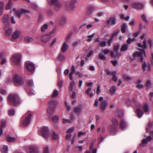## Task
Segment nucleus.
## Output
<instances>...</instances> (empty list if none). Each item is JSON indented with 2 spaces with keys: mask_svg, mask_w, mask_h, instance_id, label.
I'll list each match as a JSON object with an SVG mask.
<instances>
[{
  "mask_svg": "<svg viewBox=\"0 0 153 153\" xmlns=\"http://www.w3.org/2000/svg\"><path fill=\"white\" fill-rule=\"evenodd\" d=\"M8 99L10 105H16L20 103L19 97L16 94H10L8 96Z\"/></svg>",
  "mask_w": 153,
  "mask_h": 153,
  "instance_id": "f257e3e1",
  "label": "nucleus"
},
{
  "mask_svg": "<svg viewBox=\"0 0 153 153\" xmlns=\"http://www.w3.org/2000/svg\"><path fill=\"white\" fill-rule=\"evenodd\" d=\"M57 101L56 100H52L49 102V107L47 111L48 113L52 115L55 111L56 105L57 104Z\"/></svg>",
  "mask_w": 153,
  "mask_h": 153,
  "instance_id": "f03ea898",
  "label": "nucleus"
},
{
  "mask_svg": "<svg viewBox=\"0 0 153 153\" xmlns=\"http://www.w3.org/2000/svg\"><path fill=\"white\" fill-rule=\"evenodd\" d=\"M32 114L30 112H27L22 117L21 119L23 120L22 123L24 126H27L30 123Z\"/></svg>",
  "mask_w": 153,
  "mask_h": 153,
  "instance_id": "7ed1b4c3",
  "label": "nucleus"
},
{
  "mask_svg": "<svg viewBox=\"0 0 153 153\" xmlns=\"http://www.w3.org/2000/svg\"><path fill=\"white\" fill-rule=\"evenodd\" d=\"M13 81L16 86L21 85L24 83L22 77L17 74H15L14 76Z\"/></svg>",
  "mask_w": 153,
  "mask_h": 153,
  "instance_id": "20e7f679",
  "label": "nucleus"
},
{
  "mask_svg": "<svg viewBox=\"0 0 153 153\" xmlns=\"http://www.w3.org/2000/svg\"><path fill=\"white\" fill-rule=\"evenodd\" d=\"M13 10L14 11V15L18 17L19 18L21 17L22 14H24L26 15L30 13V11L29 10L23 9L16 10L15 8H13Z\"/></svg>",
  "mask_w": 153,
  "mask_h": 153,
  "instance_id": "39448f33",
  "label": "nucleus"
},
{
  "mask_svg": "<svg viewBox=\"0 0 153 153\" xmlns=\"http://www.w3.org/2000/svg\"><path fill=\"white\" fill-rule=\"evenodd\" d=\"M25 66L27 70L32 73L34 72L35 65L33 63L30 62H26Z\"/></svg>",
  "mask_w": 153,
  "mask_h": 153,
  "instance_id": "423d86ee",
  "label": "nucleus"
},
{
  "mask_svg": "<svg viewBox=\"0 0 153 153\" xmlns=\"http://www.w3.org/2000/svg\"><path fill=\"white\" fill-rule=\"evenodd\" d=\"M41 136L45 140H48L49 134V129L47 127L42 126L41 127Z\"/></svg>",
  "mask_w": 153,
  "mask_h": 153,
  "instance_id": "0eeeda50",
  "label": "nucleus"
},
{
  "mask_svg": "<svg viewBox=\"0 0 153 153\" xmlns=\"http://www.w3.org/2000/svg\"><path fill=\"white\" fill-rule=\"evenodd\" d=\"M51 33H48L41 36L40 38L41 41L44 43H48L51 39Z\"/></svg>",
  "mask_w": 153,
  "mask_h": 153,
  "instance_id": "6e6552de",
  "label": "nucleus"
},
{
  "mask_svg": "<svg viewBox=\"0 0 153 153\" xmlns=\"http://www.w3.org/2000/svg\"><path fill=\"white\" fill-rule=\"evenodd\" d=\"M9 15L7 14H5L2 16L1 20L3 23L4 24V26L8 27L9 25Z\"/></svg>",
  "mask_w": 153,
  "mask_h": 153,
  "instance_id": "1a4fd4ad",
  "label": "nucleus"
},
{
  "mask_svg": "<svg viewBox=\"0 0 153 153\" xmlns=\"http://www.w3.org/2000/svg\"><path fill=\"white\" fill-rule=\"evenodd\" d=\"M21 59V55L18 54L14 55L11 59V60L14 64L18 65L20 63Z\"/></svg>",
  "mask_w": 153,
  "mask_h": 153,
  "instance_id": "9d476101",
  "label": "nucleus"
},
{
  "mask_svg": "<svg viewBox=\"0 0 153 153\" xmlns=\"http://www.w3.org/2000/svg\"><path fill=\"white\" fill-rule=\"evenodd\" d=\"M132 6L133 8L137 10L141 9L143 7V5L141 3L135 2L132 4Z\"/></svg>",
  "mask_w": 153,
  "mask_h": 153,
  "instance_id": "9b49d317",
  "label": "nucleus"
},
{
  "mask_svg": "<svg viewBox=\"0 0 153 153\" xmlns=\"http://www.w3.org/2000/svg\"><path fill=\"white\" fill-rule=\"evenodd\" d=\"M107 23L113 26L115 25L116 23V19L114 17H110L108 19Z\"/></svg>",
  "mask_w": 153,
  "mask_h": 153,
  "instance_id": "f8f14e48",
  "label": "nucleus"
},
{
  "mask_svg": "<svg viewBox=\"0 0 153 153\" xmlns=\"http://www.w3.org/2000/svg\"><path fill=\"white\" fill-rule=\"evenodd\" d=\"M82 108L81 106H77L74 108V112L77 116H79L82 111Z\"/></svg>",
  "mask_w": 153,
  "mask_h": 153,
  "instance_id": "ddd939ff",
  "label": "nucleus"
},
{
  "mask_svg": "<svg viewBox=\"0 0 153 153\" xmlns=\"http://www.w3.org/2000/svg\"><path fill=\"white\" fill-rule=\"evenodd\" d=\"M66 9L68 11L73 10L75 7L74 3H67L66 4Z\"/></svg>",
  "mask_w": 153,
  "mask_h": 153,
  "instance_id": "4468645a",
  "label": "nucleus"
},
{
  "mask_svg": "<svg viewBox=\"0 0 153 153\" xmlns=\"http://www.w3.org/2000/svg\"><path fill=\"white\" fill-rule=\"evenodd\" d=\"M107 104L108 102L106 100L104 101L101 102L100 109L102 110V112H103L105 110Z\"/></svg>",
  "mask_w": 153,
  "mask_h": 153,
  "instance_id": "2eb2a0df",
  "label": "nucleus"
},
{
  "mask_svg": "<svg viewBox=\"0 0 153 153\" xmlns=\"http://www.w3.org/2000/svg\"><path fill=\"white\" fill-rule=\"evenodd\" d=\"M142 55V53L141 52L137 51L133 53V56L134 57H135L136 56L140 57V61L141 62H142L143 60V57L141 56Z\"/></svg>",
  "mask_w": 153,
  "mask_h": 153,
  "instance_id": "dca6fc26",
  "label": "nucleus"
},
{
  "mask_svg": "<svg viewBox=\"0 0 153 153\" xmlns=\"http://www.w3.org/2000/svg\"><path fill=\"white\" fill-rule=\"evenodd\" d=\"M4 29L5 31V34L7 36L10 35L12 33V29L10 27V25H9V26L8 27H6L4 26Z\"/></svg>",
  "mask_w": 153,
  "mask_h": 153,
  "instance_id": "f3484780",
  "label": "nucleus"
},
{
  "mask_svg": "<svg viewBox=\"0 0 153 153\" xmlns=\"http://www.w3.org/2000/svg\"><path fill=\"white\" fill-rule=\"evenodd\" d=\"M20 32L19 30H16L14 32L12 35V37L14 39H16L20 35Z\"/></svg>",
  "mask_w": 153,
  "mask_h": 153,
  "instance_id": "a211bd4d",
  "label": "nucleus"
},
{
  "mask_svg": "<svg viewBox=\"0 0 153 153\" xmlns=\"http://www.w3.org/2000/svg\"><path fill=\"white\" fill-rule=\"evenodd\" d=\"M142 81L140 79H138L137 82V85L136 87L139 89H142L143 88V85L141 84Z\"/></svg>",
  "mask_w": 153,
  "mask_h": 153,
  "instance_id": "6ab92c4d",
  "label": "nucleus"
},
{
  "mask_svg": "<svg viewBox=\"0 0 153 153\" xmlns=\"http://www.w3.org/2000/svg\"><path fill=\"white\" fill-rule=\"evenodd\" d=\"M6 122L4 120L2 119L1 120V125L0 127V137L3 132L2 128L5 126Z\"/></svg>",
  "mask_w": 153,
  "mask_h": 153,
  "instance_id": "aec40b11",
  "label": "nucleus"
},
{
  "mask_svg": "<svg viewBox=\"0 0 153 153\" xmlns=\"http://www.w3.org/2000/svg\"><path fill=\"white\" fill-rule=\"evenodd\" d=\"M54 4V9L56 11L58 10L62 6V4L59 1H58Z\"/></svg>",
  "mask_w": 153,
  "mask_h": 153,
  "instance_id": "412c9836",
  "label": "nucleus"
},
{
  "mask_svg": "<svg viewBox=\"0 0 153 153\" xmlns=\"http://www.w3.org/2000/svg\"><path fill=\"white\" fill-rule=\"evenodd\" d=\"M7 141L9 142H13L16 140V138L8 135L6 137Z\"/></svg>",
  "mask_w": 153,
  "mask_h": 153,
  "instance_id": "4be33fe9",
  "label": "nucleus"
},
{
  "mask_svg": "<svg viewBox=\"0 0 153 153\" xmlns=\"http://www.w3.org/2000/svg\"><path fill=\"white\" fill-rule=\"evenodd\" d=\"M68 45L66 43H64L63 44V45L62 46L61 49V51H62V52L63 53H64L66 51V50H67V49H68Z\"/></svg>",
  "mask_w": 153,
  "mask_h": 153,
  "instance_id": "5701e85b",
  "label": "nucleus"
},
{
  "mask_svg": "<svg viewBox=\"0 0 153 153\" xmlns=\"http://www.w3.org/2000/svg\"><path fill=\"white\" fill-rule=\"evenodd\" d=\"M147 67V70L149 71H150L151 68L150 65H148L147 66L146 65V63L144 62L143 65L142 66V69L143 70V71H144L146 70V67Z\"/></svg>",
  "mask_w": 153,
  "mask_h": 153,
  "instance_id": "b1692460",
  "label": "nucleus"
},
{
  "mask_svg": "<svg viewBox=\"0 0 153 153\" xmlns=\"http://www.w3.org/2000/svg\"><path fill=\"white\" fill-rule=\"evenodd\" d=\"M66 18L64 17H61L59 21V25H63L66 23Z\"/></svg>",
  "mask_w": 153,
  "mask_h": 153,
  "instance_id": "393cba45",
  "label": "nucleus"
},
{
  "mask_svg": "<svg viewBox=\"0 0 153 153\" xmlns=\"http://www.w3.org/2000/svg\"><path fill=\"white\" fill-rule=\"evenodd\" d=\"M136 113L137 114V117L139 118L141 117L143 114V111L140 109L139 108L137 109Z\"/></svg>",
  "mask_w": 153,
  "mask_h": 153,
  "instance_id": "a878e982",
  "label": "nucleus"
},
{
  "mask_svg": "<svg viewBox=\"0 0 153 153\" xmlns=\"http://www.w3.org/2000/svg\"><path fill=\"white\" fill-rule=\"evenodd\" d=\"M120 126L121 128L122 129H124L126 127L125 121L123 120H121L120 123Z\"/></svg>",
  "mask_w": 153,
  "mask_h": 153,
  "instance_id": "bb28decb",
  "label": "nucleus"
},
{
  "mask_svg": "<svg viewBox=\"0 0 153 153\" xmlns=\"http://www.w3.org/2000/svg\"><path fill=\"white\" fill-rule=\"evenodd\" d=\"M108 130L111 133H112L116 130V128L112 125L110 126L108 128Z\"/></svg>",
  "mask_w": 153,
  "mask_h": 153,
  "instance_id": "cd10ccee",
  "label": "nucleus"
},
{
  "mask_svg": "<svg viewBox=\"0 0 153 153\" xmlns=\"http://www.w3.org/2000/svg\"><path fill=\"white\" fill-rule=\"evenodd\" d=\"M99 59L101 60H105L106 59V57L102 53L100 52L98 54Z\"/></svg>",
  "mask_w": 153,
  "mask_h": 153,
  "instance_id": "c85d7f7f",
  "label": "nucleus"
},
{
  "mask_svg": "<svg viewBox=\"0 0 153 153\" xmlns=\"http://www.w3.org/2000/svg\"><path fill=\"white\" fill-rule=\"evenodd\" d=\"M111 121L113 125L114 126H117L118 125V121L115 118H113L111 120Z\"/></svg>",
  "mask_w": 153,
  "mask_h": 153,
  "instance_id": "c756f323",
  "label": "nucleus"
},
{
  "mask_svg": "<svg viewBox=\"0 0 153 153\" xmlns=\"http://www.w3.org/2000/svg\"><path fill=\"white\" fill-rule=\"evenodd\" d=\"M51 139L53 140H56L58 138V134L54 132H53L51 134Z\"/></svg>",
  "mask_w": 153,
  "mask_h": 153,
  "instance_id": "7c9ffc66",
  "label": "nucleus"
},
{
  "mask_svg": "<svg viewBox=\"0 0 153 153\" xmlns=\"http://www.w3.org/2000/svg\"><path fill=\"white\" fill-rule=\"evenodd\" d=\"M128 45L126 44L123 45L121 47L120 51H126L128 48Z\"/></svg>",
  "mask_w": 153,
  "mask_h": 153,
  "instance_id": "2f4dec72",
  "label": "nucleus"
},
{
  "mask_svg": "<svg viewBox=\"0 0 153 153\" xmlns=\"http://www.w3.org/2000/svg\"><path fill=\"white\" fill-rule=\"evenodd\" d=\"M123 115V112L120 111H117L115 112V115L119 118H121Z\"/></svg>",
  "mask_w": 153,
  "mask_h": 153,
  "instance_id": "473e14b6",
  "label": "nucleus"
},
{
  "mask_svg": "<svg viewBox=\"0 0 153 153\" xmlns=\"http://www.w3.org/2000/svg\"><path fill=\"white\" fill-rule=\"evenodd\" d=\"M127 27V26L126 25L125 23L123 24L122 25L121 27V30L123 33H125Z\"/></svg>",
  "mask_w": 153,
  "mask_h": 153,
  "instance_id": "72a5a7b5",
  "label": "nucleus"
},
{
  "mask_svg": "<svg viewBox=\"0 0 153 153\" xmlns=\"http://www.w3.org/2000/svg\"><path fill=\"white\" fill-rule=\"evenodd\" d=\"M4 3L3 2H0V16L3 13Z\"/></svg>",
  "mask_w": 153,
  "mask_h": 153,
  "instance_id": "f704fd0d",
  "label": "nucleus"
},
{
  "mask_svg": "<svg viewBox=\"0 0 153 153\" xmlns=\"http://www.w3.org/2000/svg\"><path fill=\"white\" fill-rule=\"evenodd\" d=\"M116 73L115 71H114L111 72V75L113 76L112 79L115 82L117 81V78L116 76Z\"/></svg>",
  "mask_w": 153,
  "mask_h": 153,
  "instance_id": "c9c22d12",
  "label": "nucleus"
},
{
  "mask_svg": "<svg viewBox=\"0 0 153 153\" xmlns=\"http://www.w3.org/2000/svg\"><path fill=\"white\" fill-rule=\"evenodd\" d=\"M8 147L7 146H4L1 149V151L3 153H7Z\"/></svg>",
  "mask_w": 153,
  "mask_h": 153,
  "instance_id": "e433bc0d",
  "label": "nucleus"
},
{
  "mask_svg": "<svg viewBox=\"0 0 153 153\" xmlns=\"http://www.w3.org/2000/svg\"><path fill=\"white\" fill-rule=\"evenodd\" d=\"M58 94V91L56 89H55L53 91L52 94L51 95V97L53 98H55L57 97Z\"/></svg>",
  "mask_w": 153,
  "mask_h": 153,
  "instance_id": "4c0bfd02",
  "label": "nucleus"
},
{
  "mask_svg": "<svg viewBox=\"0 0 153 153\" xmlns=\"http://www.w3.org/2000/svg\"><path fill=\"white\" fill-rule=\"evenodd\" d=\"M12 2L11 0H10L8 3L7 4L5 9L6 10H8L11 9L12 7Z\"/></svg>",
  "mask_w": 153,
  "mask_h": 153,
  "instance_id": "58836bf2",
  "label": "nucleus"
},
{
  "mask_svg": "<svg viewBox=\"0 0 153 153\" xmlns=\"http://www.w3.org/2000/svg\"><path fill=\"white\" fill-rule=\"evenodd\" d=\"M94 10V8L92 7H89L87 8L86 14L88 15H89L91 14V12L93 11Z\"/></svg>",
  "mask_w": 153,
  "mask_h": 153,
  "instance_id": "ea45409f",
  "label": "nucleus"
},
{
  "mask_svg": "<svg viewBox=\"0 0 153 153\" xmlns=\"http://www.w3.org/2000/svg\"><path fill=\"white\" fill-rule=\"evenodd\" d=\"M25 41L28 42H31L33 41V39L30 36H28L25 37Z\"/></svg>",
  "mask_w": 153,
  "mask_h": 153,
  "instance_id": "a19ab883",
  "label": "nucleus"
},
{
  "mask_svg": "<svg viewBox=\"0 0 153 153\" xmlns=\"http://www.w3.org/2000/svg\"><path fill=\"white\" fill-rule=\"evenodd\" d=\"M48 25L47 24H44L41 27V31L43 32L45 31L47 29Z\"/></svg>",
  "mask_w": 153,
  "mask_h": 153,
  "instance_id": "79ce46f5",
  "label": "nucleus"
},
{
  "mask_svg": "<svg viewBox=\"0 0 153 153\" xmlns=\"http://www.w3.org/2000/svg\"><path fill=\"white\" fill-rule=\"evenodd\" d=\"M152 83L150 80H148L146 83V86L147 88H150L151 87Z\"/></svg>",
  "mask_w": 153,
  "mask_h": 153,
  "instance_id": "37998d69",
  "label": "nucleus"
},
{
  "mask_svg": "<svg viewBox=\"0 0 153 153\" xmlns=\"http://www.w3.org/2000/svg\"><path fill=\"white\" fill-rule=\"evenodd\" d=\"M152 126V124L151 123H149L146 129V131L147 132H149V131L151 130V128Z\"/></svg>",
  "mask_w": 153,
  "mask_h": 153,
  "instance_id": "c03bdc74",
  "label": "nucleus"
},
{
  "mask_svg": "<svg viewBox=\"0 0 153 153\" xmlns=\"http://www.w3.org/2000/svg\"><path fill=\"white\" fill-rule=\"evenodd\" d=\"M52 120L53 122L56 123L58 121L59 117L55 115L52 117Z\"/></svg>",
  "mask_w": 153,
  "mask_h": 153,
  "instance_id": "a18cd8bd",
  "label": "nucleus"
},
{
  "mask_svg": "<svg viewBox=\"0 0 153 153\" xmlns=\"http://www.w3.org/2000/svg\"><path fill=\"white\" fill-rule=\"evenodd\" d=\"M143 110L144 112H147L148 111L149 108L147 104H146L143 107Z\"/></svg>",
  "mask_w": 153,
  "mask_h": 153,
  "instance_id": "49530a36",
  "label": "nucleus"
},
{
  "mask_svg": "<svg viewBox=\"0 0 153 153\" xmlns=\"http://www.w3.org/2000/svg\"><path fill=\"white\" fill-rule=\"evenodd\" d=\"M116 87L115 86H113L111 87V89H110V92L112 94H114L116 91Z\"/></svg>",
  "mask_w": 153,
  "mask_h": 153,
  "instance_id": "de8ad7c7",
  "label": "nucleus"
},
{
  "mask_svg": "<svg viewBox=\"0 0 153 153\" xmlns=\"http://www.w3.org/2000/svg\"><path fill=\"white\" fill-rule=\"evenodd\" d=\"M58 59L60 60H62L65 59V57L63 54L60 53L58 57Z\"/></svg>",
  "mask_w": 153,
  "mask_h": 153,
  "instance_id": "09e8293b",
  "label": "nucleus"
},
{
  "mask_svg": "<svg viewBox=\"0 0 153 153\" xmlns=\"http://www.w3.org/2000/svg\"><path fill=\"white\" fill-rule=\"evenodd\" d=\"M15 114V111L14 110L11 109L8 111V114L10 116L14 115Z\"/></svg>",
  "mask_w": 153,
  "mask_h": 153,
  "instance_id": "8fccbe9b",
  "label": "nucleus"
},
{
  "mask_svg": "<svg viewBox=\"0 0 153 153\" xmlns=\"http://www.w3.org/2000/svg\"><path fill=\"white\" fill-rule=\"evenodd\" d=\"M72 120H68L65 119H63L62 120V122L64 123H71Z\"/></svg>",
  "mask_w": 153,
  "mask_h": 153,
  "instance_id": "3c124183",
  "label": "nucleus"
},
{
  "mask_svg": "<svg viewBox=\"0 0 153 153\" xmlns=\"http://www.w3.org/2000/svg\"><path fill=\"white\" fill-rule=\"evenodd\" d=\"M29 149L30 150V153H34V147L33 146H30Z\"/></svg>",
  "mask_w": 153,
  "mask_h": 153,
  "instance_id": "603ef678",
  "label": "nucleus"
},
{
  "mask_svg": "<svg viewBox=\"0 0 153 153\" xmlns=\"http://www.w3.org/2000/svg\"><path fill=\"white\" fill-rule=\"evenodd\" d=\"M74 127H72L68 129L66 131V133H70L74 131Z\"/></svg>",
  "mask_w": 153,
  "mask_h": 153,
  "instance_id": "864d4df0",
  "label": "nucleus"
},
{
  "mask_svg": "<svg viewBox=\"0 0 153 153\" xmlns=\"http://www.w3.org/2000/svg\"><path fill=\"white\" fill-rule=\"evenodd\" d=\"M106 42L105 41L102 42H100V45L101 46L104 47L106 46Z\"/></svg>",
  "mask_w": 153,
  "mask_h": 153,
  "instance_id": "5fc2aeb1",
  "label": "nucleus"
},
{
  "mask_svg": "<svg viewBox=\"0 0 153 153\" xmlns=\"http://www.w3.org/2000/svg\"><path fill=\"white\" fill-rule=\"evenodd\" d=\"M102 53H103L104 54H106L109 52L110 51L108 49H105L102 50Z\"/></svg>",
  "mask_w": 153,
  "mask_h": 153,
  "instance_id": "6e6d98bb",
  "label": "nucleus"
},
{
  "mask_svg": "<svg viewBox=\"0 0 153 153\" xmlns=\"http://www.w3.org/2000/svg\"><path fill=\"white\" fill-rule=\"evenodd\" d=\"M0 93L3 95H5L6 94L7 92L4 89L0 88Z\"/></svg>",
  "mask_w": 153,
  "mask_h": 153,
  "instance_id": "4d7b16f0",
  "label": "nucleus"
},
{
  "mask_svg": "<svg viewBox=\"0 0 153 153\" xmlns=\"http://www.w3.org/2000/svg\"><path fill=\"white\" fill-rule=\"evenodd\" d=\"M141 18L144 22L146 23L148 22L147 19H146V17L145 15L144 14L142 15L141 16Z\"/></svg>",
  "mask_w": 153,
  "mask_h": 153,
  "instance_id": "13d9d810",
  "label": "nucleus"
},
{
  "mask_svg": "<svg viewBox=\"0 0 153 153\" xmlns=\"http://www.w3.org/2000/svg\"><path fill=\"white\" fill-rule=\"evenodd\" d=\"M10 21L13 24H15L16 23V21H15L14 17L13 16H12L11 17Z\"/></svg>",
  "mask_w": 153,
  "mask_h": 153,
  "instance_id": "bf43d9fd",
  "label": "nucleus"
},
{
  "mask_svg": "<svg viewBox=\"0 0 153 153\" xmlns=\"http://www.w3.org/2000/svg\"><path fill=\"white\" fill-rule=\"evenodd\" d=\"M65 104L66 107L67 108V110L68 111H70L71 109L70 106L67 103L66 101L65 102Z\"/></svg>",
  "mask_w": 153,
  "mask_h": 153,
  "instance_id": "052dcab7",
  "label": "nucleus"
},
{
  "mask_svg": "<svg viewBox=\"0 0 153 153\" xmlns=\"http://www.w3.org/2000/svg\"><path fill=\"white\" fill-rule=\"evenodd\" d=\"M124 79L127 80L131 79L130 76L127 75H124L123 76Z\"/></svg>",
  "mask_w": 153,
  "mask_h": 153,
  "instance_id": "680f3d73",
  "label": "nucleus"
},
{
  "mask_svg": "<svg viewBox=\"0 0 153 153\" xmlns=\"http://www.w3.org/2000/svg\"><path fill=\"white\" fill-rule=\"evenodd\" d=\"M47 13L50 16H51L53 14L52 10L51 9H49Z\"/></svg>",
  "mask_w": 153,
  "mask_h": 153,
  "instance_id": "e2e57ef3",
  "label": "nucleus"
},
{
  "mask_svg": "<svg viewBox=\"0 0 153 153\" xmlns=\"http://www.w3.org/2000/svg\"><path fill=\"white\" fill-rule=\"evenodd\" d=\"M91 88H88L86 90V91L85 92V93L87 94L88 95H89V92L91 91Z\"/></svg>",
  "mask_w": 153,
  "mask_h": 153,
  "instance_id": "0e129e2a",
  "label": "nucleus"
},
{
  "mask_svg": "<svg viewBox=\"0 0 153 153\" xmlns=\"http://www.w3.org/2000/svg\"><path fill=\"white\" fill-rule=\"evenodd\" d=\"M100 87L99 85H98L97 87L96 91V94H100Z\"/></svg>",
  "mask_w": 153,
  "mask_h": 153,
  "instance_id": "69168bd1",
  "label": "nucleus"
},
{
  "mask_svg": "<svg viewBox=\"0 0 153 153\" xmlns=\"http://www.w3.org/2000/svg\"><path fill=\"white\" fill-rule=\"evenodd\" d=\"M48 152L49 150L48 148L47 147H45L44 149L43 153H48Z\"/></svg>",
  "mask_w": 153,
  "mask_h": 153,
  "instance_id": "338daca9",
  "label": "nucleus"
},
{
  "mask_svg": "<svg viewBox=\"0 0 153 153\" xmlns=\"http://www.w3.org/2000/svg\"><path fill=\"white\" fill-rule=\"evenodd\" d=\"M85 134V132H82L81 131H79L78 133V136L79 137H80L84 135Z\"/></svg>",
  "mask_w": 153,
  "mask_h": 153,
  "instance_id": "774afa93",
  "label": "nucleus"
}]
</instances>
